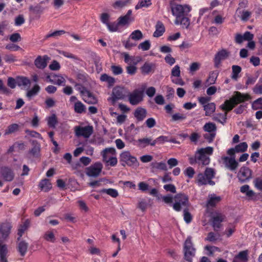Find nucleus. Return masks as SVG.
Segmentation results:
<instances>
[{
  "instance_id": "41",
  "label": "nucleus",
  "mask_w": 262,
  "mask_h": 262,
  "mask_svg": "<svg viewBox=\"0 0 262 262\" xmlns=\"http://www.w3.org/2000/svg\"><path fill=\"white\" fill-rule=\"evenodd\" d=\"M174 23L176 25H182L185 28H188L190 25L189 18L185 16H183L181 18H176Z\"/></svg>"
},
{
  "instance_id": "18",
  "label": "nucleus",
  "mask_w": 262,
  "mask_h": 262,
  "mask_svg": "<svg viewBox=\"0 0 262 262\" xmlns=\"http://www.w3.org/2000/svg\"><path fill=\"white\" fill-rule=\"evenodd\" d=\"M134 20V18L132 16V10H128L125 15L120 16L117 19L118 24H119L120 26L122 27L128 26Z\"/></svg>"
},
{
  "instance_id": "36",
  "label": "nucleus",
  "mask_w": 262,
  "mask_h": 262,
  "mask_svg": "<svg viewBox=\"0 0 262 262\" xmlns=\"http://www.w3.org/2000/svg\"><path fill=\"white\" fill-rule=\"evenodd\" d=\"M206 116H210L215 111V104L213 102L208 103L203 106Z\"/></svg>"
},
{
  "instance_id": "49",
  "label": "nucleus",
  "mask_w": 262,
  "mask_h": 262,
  "mask_svg": "<svg viewBox=\"0 0 262 262\" xmlns=\"http://www.w3.org/2000/svg\"><path fill=\"white\" fill-rule=\"evenodd\" d=\"M151 166L155 169L162 170H167V165L166 163L163 162H154L151 164Z\"/></svg>"
},
{
  "instance_id": "60",
  "label": "nucleus",
  "mask_w": 262,
  "mask_h": 262,
  "mask_svg": "<svg viewBox=\"0 0 262 262\" xmlns=\"http://www.w3.org/2000/svg\"><path fill=\"white\" fill-rule=\"evenodd\" d=\"M235 148L237 152H244L247 150L248 145L246 142H242L237 145Z\"/></svg>"
},
{
  "instance_id": "27",
  "label": "nucleus",
  "mask_w": 262,
  "mask_h": 262,
  "mask_svg": "<svg viewBox=\"0 0 262 262\" xmlns=\"http://www.w3.org/2000/svg\"><path fill=\"white\" fill-rule=\"evenodd\" d=\"M11 226L8 224H3L0 226V233L2 234V238L5 239L10 234Z\"/></svg>"
},
{
  "instance_id": "28",
  "label": "nucleus",
  "mask_w": 262,
  "mask_h": 262,
  "mask_svg": "<svg viewBox=\"0 0 262 262\" xmlns=\"http://www.w3.org/2000/svg\"><path fill=\"white\" fill-rule=\"evenodd\" d=\"M52 79H50V82L58 85H63L66 80L61 75L54 74L52 75Z\"/></svg>"
},
{
  "instance_id": "16",
  "label": "nucleus",
  "mask_w": 262,
  "mask_h": 262,
  "mask_svg": "<svg viewBox=\"0 0 262 262\" xmlns=\"http://www.w3.org/2000/svg\"><path fill=\"white\" fill-rule=\"evenodd\" d=\"M221 159L225 166L231 171L235 170L238 166V163L234 157L224 156L222 157Z\"/></svg>"
},
{
  "instance_id": "31",
  "label": "nucleus",
  "mask_w": 262,
  "mask_h": 262,
  "mask_svg": "<svg viewBox=\"0 0 262 262\" xmlns=\"http://www.w3.org/2000/svg\"><path fill=\"white\" fill-rule=\"evenodd\" d=\"M155 68V66L154 63L146 62L141 68V71L142 73L144 74H148L154 71Z\"/></svg>"
},
{
  "instance_id": "59",
  "label": "nucleus",
  "mask_w": 262,
  "mask_h": 262,
  "mask_svg": "<svg viewBox=\"0 0 262 262\" xmlns=\"http://www.w3.org/2000/svg\"><path fill=\"white\" fill-rule=\"evenodd\" d=\"M108 29L111 32H116L119 29V27L120 26L119 24H118V21L117 23L114 22L112 23H108L106 25Z\"/></svg>"
},
{
  "instance_id": "43",
  "label": "nucleus",
  "mask_w": 262,
  "mask_h": 262,
  "mask_svg": "<svg viewBox=\"0 0 262 262\" xmlns=\"http://www.w3.org/2000/svg\"><path fill=\"white\" fill-rule=\"evenodd\" d=\"M40 88L38 84H35L31 89L28 91L26 96L30 98L36 95L40 91Z\"/></svg>"
},
{
  "instance_id": "17",
  "label": "nucleus",
  "mask_w": 262,
  "mask_h": 262,
  "mask_svg": "<svg viewBox=\"0 0 262 262\" xmlns=\"http://www.w3.org/2000/svg\"><path fill=\"white\" fill-rule=\"evenodd\" d=\"M75 131L76 136L78 137L82 136L85 138H88L92 134L93 129V127L91 126L84 127L76 126Z\"/></svg>"
},
{
  "instance_id": "63",
  "label": "nucleus",
  "mask_w": 262,
  "mask_h": 262,
  "mask_svg": "<svg viewBox=\"0 0 262 262\" xmlns=\"http://www.w3.org/2000/svg\"><path fill=\"white\" fill-rule=\"evenodd\" d=\"M260 80H259L258 82L253 88V92L254 94H262V83L260 82Z\"/></svg>"
},
{
  "instance_id": "3",
  "label": "nucleus",
  "mask_w": 262,
  "mask_h": 262,
  "mask_svg": "<svg viewBox=\"0 0 262 262\" xmlns=\"http://www.w3.org/2000/svg\"><path fill=\"white\" fill-rule=\"evenodd\" d=\"M120 162L123 166L138 167L139 163L137 158L133 156L129 151H123L119 156Z\"/></svg>"
},
{
  "instance_id": "19",
  "label": "nucleus",
  "mask_w": 262,
  "mask_h": 262,
  "mask_svg": "<svg viewBox=\"0 0 262 262\" xmlns=\"http://www.w3.org/2000/svg\"><path fill=\"white\" fill-rule=\"evenodd\" d=\"M229 55V52L226 50L222 49L219 51L215 55L214 58V67L215 68H219L220 66L221 61L226 59Z\"/></svg>"
},
{
  "instance_id": "56",
  "label": "nucleus",
  "mask_w": 262,
  "mask_h": 262,
  "mask_svg": "<svg viewBox=\"0 0 262 262\" xmlns=\"http://www.w3.org/2000/svg\"><path fill=\"white\" fill-rule=\"evenodd\" d=\"M181 75L180 68L179 66L176 65L171 70V78L172 77H179Z\"/></svg>"
},
{
  "instance_id": "45",
  "label": "nucleus",
  "mask_w": 262,
  "mask_h": 262,
  "mask_svg": "<svg viewBox=\"0 0 262 262\" xmlns=\"http://www.w3.org/2000/svg\"><path fill=\"white\" fill-rule=\"evenodd\" d=\"M216 13V11H214L212 12L213 15H214V17L213 19L212 20V23L215 24L216 25H221L224 23L225 20V17L220 14L215 15Z\"/></svg>"
},
{
  "instance_id": "6",
  "label": "nucleus",
  "mask_w": 262,
  "mask_h": 262,
  "mask_svg": "<svg viewBox=\"0 0 262 262\" xmlns=\"http://www.w3.org/2000/svg\"><path fill=\"white\" fill-rule=\"evenodd\" d=\"M174 203L172 205L173 208L177 211H180L183 208H187L189 206L188 196L184 193H179L173 198Z\"/></svg>"
},
{
  "instance_id": "11",
  "label": "nucleus",
  "mask_w": 262,
  "mask_h": 262,
  "mask_svg": "<svg viewBox=\"0 0 262 262\" xmlns=\"http://www.w3.org/2000/svg\"><path fill=\"white\" fill-rule=\"evenodd\" d=\"M103 168L102 164L97 162L86 168V174L90 177H97L99 176Z\"/></svg>"
},
{
  "instance_id": "42",
  "label": "nucleus",
  "mask_w": 262,
  "mask_h": 262,
  "mask_svg": "<svg viewBox=\"0 0 262 262\" xmlns=\"http://www.w3.org/2000/svg\"><path fill=\"white\" fill-rule=\"evenodd\" d=\"M129 39L134 40H140L143 37L142 32L139 30H136L132 32L129 35Z\"/></svg>"
},
{
  "instance_id": "61",
  "label": "nucleus",
  "mask_w": 262,
  "mask_h": 262,
  "mask_svg": "<svg viewBox=\"0 0 262 262\" xmlns=\"http://www.w3.org/2000/svg\"><path fill=\"white\" fill-rule=\"evenodd\" d=\"M59 53L61 55H62L63 56H64L66 57L73 59L75 61H80L79 58L77 56L74 55V54H73L71 53L62 51H59Z\"/></svg>"
},
{
  "instance_id": "23",
  "label": "nucleus",
  "mask_w": 262,
  "mask_h": 262,
  "mask_svg": "<svg viewBox=\"0 0 262 262\" xmlns=\"http://www.w3.org/2000/svg\"><path fill=\"white\" fill-rule=\"evenodd\" d=\"M249 251L248 250L240 251L233 259V262H247L248 261Z\"/></svg>"
},
{
  "instance_id": "58",
  "label": "nucleus",
  "mask_w": 262,
  "mask_h": 262,
  "mask_svg": "<svg viewBox=\"0 0 262 262\" xmlns=\"http://www.w3.org/2000/svg\"><path fill=\"white\" fill-rule=\"evenodd\" d=\"M252 107L253 110H262V98H259L255 100L252 104Z\"/></svg>"
},
{
  "instance_id": "2",
  "label": "nucleus",
  "mask_w": 262,
  "mask_h": 262,
  "mask_svg": "<svg viewBox=\"0 0 262 262\" xmlns=\"http://www.w3.org/2000/svg\"><path fill=\"white\" fill-rule=\"evenodd\" d=\"M215 171L213 168L207 167L206 168L204 173H200L196 178V183L199 186L209 184L213 186L215 184L212 179L215 177Z\"/></svg>"
},
{
  "instance_id": "37",
  "label": "nucleus",
  "mask_w": 262,
  "mask_h": 262,
  "mask_svg": "<svg viewBox=\"0 0 262 262\" xmlns=\"http://www.w3.org/2000/svg\"><path fill=\"white\" fill-rule=\"evenodd\" d=\"M132 0H118L116 1L113 4V7L115 9H122L131 3Z\"/></svg>"
},
{
  "instance_id": "26",
  "label": "nucleus",
  "mask_w": 262,
  "mask_h": 262,
  "mask_svg": "<svg viewBox=\"0 0 262 262\" xmlns=\"http://www.w3.org/2000/svg\"><path fill=\"white\" fill-rule=\"evenodd\" d=\"M137 142L138 143V146L142 148L145 147L149 145L151 146L155 145V142L150 138H144L142 139H139L137 140Z\"/></svg>"
},
{
  "instance_id": "24",
  "label": "nucleus",
  "mask_w": 262,
  "mask_h": 262,
  "mask_svg": "<svg viewBox=\"0 0 262 262\" xmlns=\"http://www.w3.org/2000/svg\"><path fill=\"white\" fill-rule=\"evenodd\" d=\"M116 154V151L114 147L106 148L101 152L103 161L105 162L110 159V157L115 156Z\"/></svg>"
},
{
  "instance_id": "20",
  "label": "nucleus",
  "mask_w": 262,
  "mask_h": 262,
  "mask_svg": "<svg viewBox=\"0 0 262 262\" xmlns=\"http://www.w3.org/2000/svg\"><path fill=\"white\" fill-rule=\"evenodd\" d=\"M50 59L48 55L38 56L34 60V64L39 69H43L47 66V61Z\"/></svg>"
},
{
  "instance_id": "9",
  "label": "nucleus",
  "mask_w": 262,
  "mask_h": 262,
  "mask_svg": "<svg viewBox=\"0 0 262 262\" xmlns=\"http://www.w3.org/2000/svg\"><path fill=\"white\" fill-rule=\"evenodd\" d=\"M191 9V7L188 5H177L171 8V11L176 18H179L186 15Z\"/></svg>"
},
{
  "instance_id": "12",
  "label": "nucleus",
  "mask_w": 262,
  "mask_h": 262,
  "mask_svg": "<svg viewBox=\"0 0 262 262\" xmlns=\"http://www.w3.org/2000/svg\"><path fill=\"white\" fill-rule=\"evenodd\" d=\"M240 191L246 195L249 201H256L260 198L259 194L251 189L250 186L247 184L240 187Z\"/></svg>"
},
{
  "instance_id": "8",
  "label": "nucleus",
  "mask_w": 262,
  "mask_h": 262,
  "mask_svg": "<svg viewBox=\"0 0 262 262\" xmlns=\"http://www.w3.org/2000/svg\"><path fill=\"white\" fill-rule=\"evenodd\" d=\"M184 252L185 259L189 262H192V258L195 255V249L193 246L190 237H188L185 242Z\"/></svg>"
},
{
  "instance_id": "62",
  "label": "nucleus",
  "mask_w": 262,
  "mask_h": 262,
  "mask_svg": "<svg viewBox=\"0 0 262 262\" xmlns=\"http://www.w3.org/2000/svg\"><path fill=\"white\" fill-rule=\"evenodd\" d=\"M219 236V234H215L212 232H209L205 238V241L213 242L216 241Z\"/></svg>"
},
{
  "instance_id": "47",
  "label": "nucleus",
  "mask_w": 262,
  "mask_h": 262,
  "mask_svg": "<svg viewBox=\"0 0 262 262\" xmlns=\"http://www.w3.org/2000/svg\"><path fill=\"white\" fill-rule=\"evenodd\" d=\"M100 192L101 193H106L114 198H117L119 195L118 191L113 188L103 189L101 190Z\"/></svg>"
},
{
  "instance_id": "51",
  "label": "nucleus",
  "mask_w": 262,
  "mask_h": 262,
  "mask_svg": "<svg viewBox=\"0 0 262 262\" xmlns=\"http://www.w3.org/2000/svg\"><path fill=\"white\" fill-rule=\"evenodd\" d=\"M17 83L18 86H27L30 84L31 81L27 77H20L17 78Z\"/></svg>"
},
{
  "instance_id": "54",
  "label": "nucleus",
  "mask_w": 262,
  "mask_h": 262,
  "mask_svg": "<svg viewBox=\"0 0 262 262\" xmlns=\"http://www.w3.org/2000/svg\"><path fill=\"white\" fill-rule=\"evenodd\" d=\"M18 248L21 255L24 256L27 250L28 244L23 241L20 242L18 244Z\"/></svg>"
},
{
  "instance_id": "48",
  "label": "nucleus",
  "mask_w": 262,
  "mask_h": 262,
  "mask_svg": "<svg viewBox=\"0 0 262 262\" xmlns=\"http://www.w3.org/2000/svg\"><path fill=\"white\" fill-rule=\"evenodd\" d=\"M100 80L102 81L107 82L110 86H112L115 82L114 78L109 76L106 74H103L101 76Z\"/></svg>"
},
{
  "instance_id": "10",
  "label": "nucleus",
  "mask_w": 262,
  "mask_h": 262,
  "mask_svg": "<svg viewBox=\"0 0 262 262\" xmlns=\"http://www.w3.org/2000/svg\"><path fill=\"white\" fill-rule=\"evenodd\" d=\"M127 95L129 103L134 105L139 104L143 99V91L138 89L135 90Z\"/></svg>"
},
{
  "instance_id": "15",
  "label": "nucleus",
  "mask_w": 262,
  "mask_h": 262,
  "mask_svg": "<svg viewBox=\"0 0 262 262\" xmlns=\"http://www.w3.org/2000/svg\"><path fill=\"white\" fill-rule=\"evenodd\" d=\"M251 177L252 171L247 167H242L237 173L238 179L242 183L247 182Z\"/></svg>"
},
{
  "instance_id": "46",
  "label": "nucleus",
  "mask_w": 262,
  "mask_h": 262,
  "mask_svg": "<svg viewBox=\"0 0 262 262\" xmlns=\"http://www.w3.org/2000/svg\"><path fill=\"white\" fill-rule=\"evenodd\" d=\"M203 129L205 132L209 133H215L216 127L213 123L209 122L204 125Z\"/></svg>"
},
{
  "instance_id": "44",
  "label": "nucleus",
  "mask_w": 262,
  "mask_h": 262,
  "mask_svg": "<svg viewBox=\"0 0 262 262\" xmlns=\"http://www.w3.org/2000/svg\"><path fill=\"white\" fill-rule=\"evenodd\" d=\"M47 121L48 125L50 127L55 128L57 123V117L55 114H52L51 116L46 118Z\"/></svg>"
},
{
  "instance_id": "32",
  "label": "nucleus",
  "mask_w": 262,
  "mask_h": 262,
  "mask_svg": "<svg viewBox=\"0 0 262 262\" xmlns=\"http://www.w3.org/2000/svg\"><path fill=\"white\" fill-rule=\"evenodd\" d=\"M39 187L41 190L47 192L52 188V184L49 180L45 179L40 182Z\"/></svg>"
},
{
  "instance_id": "38",
  "label": "nucleus",
  "mask_w": 262,
  "mask_h": 262,
  "mask_svg": "<svg viewBox=\"0 0 262 262\" xmlns=\"http://www.w3.org/2000/svg\"><path fill=\"white\" fill-rule=\"evenodd\" d=\"M19 126L18 124L14 123L9 125L5 131L4 135H8L13 134L19 130Z\"/></svg>"
},
{
  "instance_id": "14",
  "label": "nucleus",
  "mask_w": 262,
  "mask_h": 262,
  "mask_svg": "<svg viewBox=\"0 0 262 262\" xmlns=\"http://www.w3.org/2000/svg\"><path fill=\"white\" fill-rule=\"evenodd\" d=\"M0 175L3 180L7 182L12 181L15 177L13 169L9 166H2L0 169Z\"/></svg>"
},
{
  "instance_id": "39",
  "label": "nucleus",
  "mask_w": 262,
  "mask_h": 262,
  "mask_svg": "<svg viewBox=\"0 0 262 262\" xmlns=\"http://www.w3.org/2000/svg\"><path fill=\"white\" fill-rule=\"evenodd\" d=\"M152 4L151 0H139L135 6V9L138 10L142 8H148Z\"/></svg>"
},
{
  "instance_id": "64",
  "label": "nucleus",
  "mask_w": 262,
  "mask_h": 262,
  "mask_svg": "<svg viewBox=\"0 0 262 262\" xmlns=\"http://www.w3.org/2000/svg\"><path fill=\"white\" fill-rule=\"evenodd\" d=\"M253 184L255 188L262 191V178H257L253 181Z\"/></svg>"
},
{
  "instance_id": "50",
  "label": "nucleus",
  "mask_w": 262,
  "mask_h": 262,
  "mask_svg": "<svg viewBox=\"0 0 262 262\" xmlns=\"http://www.w3.org/2000/svg\"><path fill=\"white\" fill-rule=\"evenodd\" d=\"M29 222L27 220L23 225H20L18 230V235H19L18 239H19V238L22 236L23 233L27 229L29 226Z\"/></svg>"
},
{
  "instance_id": "55",
  "label": "nucleus",
  "mask_w": 262,
  "mask_h": 262,
  "mask_svg": "<svg viewBox=\"0 0 262 262\" xmlns=\"http://www.w3.org/2000/svg\"><path fill=\"white\" fill-rule=\"evenodd\" d=\"M151 45L149 40H145L140 43L138 46V49H141L143 51L148 50L150 48Z\"/></svg>"
},
{
  "instance_id": "53",
  "label": "nucleus",
  "mask_w": 262,
  "mask_h": 262,
  "mask_svg": "<svg viewBox=\"0 0 262 262\" xmlns=\"http://www.w3.org/2000/svg\"><path fill=\"white\" fill-rule=\"evenodd\" d=\"M232 73L231 77L233 79L236 80L238 78V74L241 72L242 69L238 66L234 65L232 67Z\"/></svg>"
},
{
  "instance_id": "22",
  "label": "nucleus",
  "mask_w": 262,
  "mask_h": 262,
  "mask_svg": "<svg viewBox=\"0 0 262 262\" xmlns=\"http://www.w3.org/2000/svg\"><path fill=\"white\" fill-rule=\"evenodd\" d=\"M8 247L2 240L0 239V262H8Z\"/></svg>"
},
{
  "instance_id": "7",
  "label": "nucleus",
  "mask_w": 262,
  "mask_h": 262,
  "mask_svg": "<svg viewBox=\"0 0 262 262\" xmlns=\"http://www.w3.org/2000/svg\"><path fill=\"white\" fill-rule=\"evenodd\" d=\"M127 94V92L125 89L116 86L113 89L111 97L108 98V101L113 105H115L118 100L124 99Z\"/></svg>"
},
{
  "instance_id": "25",
  "label": "nucleus",
  "mask_w": 262,
  "mask_h": 262,
  "mask_svg": "<svg viewBox=\"0 0 262 262\" xmlns=\"http://www.w3.org/2000/svg\"><path fill=\"white\" fill-rule=\"evenodd\" d=\"M147 111L145 108L139 107L134 112V116L139 121L143 120L146 117Z\"/></svg>"
},
{
  "instance_id": "4",
  "label": "nucleus",
  "mask_w": 262,
  "mask_h": 262,
  "mask_svg": "<svg viewBox=\"0 0 262 262\" xmlns=\"http://www.w3.org/2000/svg\"><path fill=\"white\" fill-rule=\"evenodd\" d=\"M76 89L80 92V95L84 101L88 104H96L98 102L97 98L95 95L86 89L85 87L80 84L75 85Z\"/></svg>"
},
{
  "instance_id": "13",
  "label": "nucleus",
  "mask_w": 262,
  "mask_h": 262,
  "mask_svg": "<svg viewBox=\"0 0 262 262\" xmlns=\"http://www.w3.org/2000/svg\"><path fill=\"white\" fill-rule=\"evenodd\" d=\"M225 216L221 212H215L212 216V226L214 231H218L222 227V223L224 221Z\"/></svg>"
},
{
  "instance_id": "30",
  "label": "nucleus",
  "mask_w": 262,
  "mask_h": 262,
  "mask_svg": "<svg viewBox=\"0 0 262 262\" xmlns=\"http://www.w3.org/2000/svg\"><path fill=\"white\" fill-rule=\"evenodd\" d=\"M208 197L209 199L207 203V206L208 207L215 206L221 200L220 196H216L214 194L209 195Z\"/></svg>"
},
{
  "instance_id": "33",
  "label": "nucleus",
  "mask_w": 262,
  "mask_h": 262,
  "mask_svg": "<svg viewBox=\"0 0 262 262\" xmlns=\"http://www.w3.org/2000/svg\"><path fill=\"white\" fill-rule=\"evenodd\" d=\"M165 32V27L163 24L158 21L156 26V31L153 34V36L155 37H159L163 35Z\"/></svg>"
},
{
  "instance_id": "1",
  "label": "nucleus",
  "mask_w": 262,
  "mask_h": 262,
  "mask_svg": "<svg viewBox=\"0 0 262 262\" xmlns=\"http://www.w3.org/2000/svg\"><path fill=\"white\" fill-rule=\"evenodd\" d=\"M249 95H245L238 92H235V94L229 99L226 100L221 105V108L224 111H231L236 104L245 101L248 99Z\"/></svg>"
},
{
  "instance_id": "34",
  "label": "nucleus",
  "mask_w": 262,
  "mask_h": 262,
  "mask_svg": "<svg viewBox=\"0 0 262 262\" xmlns=\"http://www.w3.org/2000/svg\"><path fill=\"white\" fill-rule=\"evenodd\" d=\"M236 12H238L241 14L240 18L243 21H248L252 15V12L251 11L246 10L240 11L239 8L237 9Z\"/></svg>"
},
{
  "instance_id": "5",
  "label": "nucleus",
  "mask_w": 262,
  "mask_h": 262,
  "mask_svg": "<svg viewBox=\"0 0 262 262\" xmlns=\"http://www.w3.org/2000/svg\"><path fill=\"white\" fill-rule=\"evenodd\" d=\"M213 152V148L207 147L199 149L196 153V159L199 163L207 165L210 163V158L207 155H211Z\"/></svg>"
},
{
  "instance_id": "57",
  "label": "nucleus",
  "mask_w": 262,
  "mask_h": 262,
  "mask_svg": "<svg viewBox=\"0 0 262 262\" xmlns=\"http://www.w3.org/2000/svg\"><path fill=\"white\" fill-rule=\"evenodd\" d=\"M214 120L220 122L222 124H224L226 121V113L218 114L213 118Z\"/></svg>"
},
{
  "instance_id": "29",
  "label": "nucleus",
  "mask_w": 262,
  "mask_h": 262,
  "mask_svg": "<svg viewBox=\"0 0 262 262\" xmlns=\"http://www.w3.org/2000/svg\"><path fill=\"white\" fill-rule=\"evenodd\" d=\"M109 111H110V115H111L112 117L116 116V120H117L116 122L117 124L121 125L125 121V120L127 118L126 115H125L124 114L118 115L117 113L114 112L113 111V108H112L109 109Z\"/></svg>"
},
{
  "instance_id": "52",
  "label": "nucleus",
  "mask_w": 262,
  "mask_h": 262,
  "mask_svg": "<svg viewBox=\"0 0 262 262\" xmlns=\"http://www.w3.org/2000/svg\"><path fill=\"white\" fill-rule=\"evenodd\" d=\"M124 61L129 65L132 64L136 65L139 62V60H135L134 57L129 56L127 53L124 54Z\"/></svg>"
},
{
  "instance_id": "21",
  "label": "nucleus",
  "mask_w": 262,
  "mask_h": 262,
  "mask_svg": "<svg viewBox=\"0 0 262 262\" xmlns=\"http://www.w3.org/2000/svg\"><path fill=\"white\" fill-rule=\"evenodd\" d=\"M32 145V147L29 150L28 154L29 157H38L40 151V144L36 141H33Z\"/></svg>"
},
{
  "instance_id": "35",
  "label": "nucleus",
  "mask_w": 262,
  "mask_h": 262,
  "mask_svg": "<svg viewBox=\"0 0 262 262\" xmlns=\"http://www.w3.org/2000/svg\"><path fill=\"white\" fill-rule=\"evenodd\" d=\"M74 110L75 113L82 114L85 112V106L80 101L77 100L74 104Z\"/></svg>"
},
{
  "instance_id": "40",
  "label": "nucleus",
  "mask_w": 262,
  "mask_h": 262,
  "mask_svg": "<svg viewBox=\"0 0 262 262\" xmlns=\"http://www.w3.org/2000/svg\"><path fill=\"white\" fill-rule=\"evenodd\" d=\"M43 237L46 241L50 243H54L56 240L55 235L53 230L46 231Z\"/></svg>"
}]
</instances>
